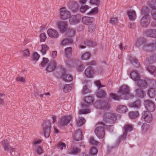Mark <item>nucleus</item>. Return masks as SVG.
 <instances>
[{
	"mask_svg": "<svg viewBox=\"0 0 156 156\" xmlns=\"http://www.w3.org/2000/svg\"><path fill=\"white\" fill-rule=\"evenodd\" d=\"M116 120V117L115 114L111 112H107L104 115L103 121L105 123H113Z\"/></svg>",
	"mask_w": 156,
	"mask_h": 156,
	"instance_id": "nucleus-6",
	"label": "nucleus"
},
{
	"mask_svg": "<svg viewBox=\"0 0 156 156\" xmlns=\"http://www.w3.org/2000/svg\"><path fill=\"white\" fill-rule=\"evenodd\" d=\"M40 55L37 52H35L33 55V60L37 61L40 57Z\"/></svg>",
	"mask_w": 156,
	"mask_h": 156,
	"instance_id": "nucleus-49",
	"label": "nucleus"
},
{
	"mask_svg": "<svg viewBox=\"0 0 156 156\" xmlns=\"http://www.w3.org/2000/svg\"><path fill=\"white\" fill-rule=\"evenodd\" d=\"M72 53V48L71 47L66 48L65 49V56L68 58H69Z\"/></svg>",
	"mask_w": 156,
	"mask_h": 156,
	"instance_id": "nucleus-33",
	"label": "nucleus"
},
{
	"mask_svg": "<svg viewBox=\"0 0 156 156\" xmlns=\"http://www.w3.org/2000/svg\"><path fill=\"white\" fill-rule=\"evenodd\" d=\"M130 62L136 68L140 66L138 62L134 58H133L131 60H130Z\"/></svg>",
	"mask_w": 156,
	"mask_h": 156,
	"instance_id": "nucleus-39",
	"label": "nucleus"
},
{
	"mask_svg": "<svg viewBox=\"0 0 156 156\" xmlns=\"http://www.w3.org/2000/svg\"><path fill=\"white\" fill-rule=\"evenodd\" d=\"M148 127V125L147 124H144L143 126H141V128L142 129V131L144 132H146Z\"/></svg>",
	"mask_w": 156,
	"mask_h": 156,
	"instance_id": "nucleus-52",
	"label": "nucleus"
},
{
	"mask_svg": "<svg viewBox=\"0 0 156 156\" xmlns=\"http://www.w3.org/2000/svg\"><path fill=\"white\" fill-rule=\"evenodd\" d=\"M49 60L47 58H43V61L41 62V66L42 67H44V66L48 62Z\"/></svg>",
	"mask_w": 156,
	"mask_h": 156,
	"instance_id": "nucleus-47",
	"label": "nucleus"
},
{
	"mask_svg": "<svg viewBox=\"0 0 156 156\" xmlns=\"http://www.w3.org/2000/svg\"><path fill=\"white\" fill-rule=\"evenodd\" d=\"M129 87L126 85L122 86L119 88L118 91V96L114 94H110L111 98L115 100H119L120 99L128 100L132 99L134 96L129 93Z\"/></svg>",
	"mask_w": 156,
	"mask_h": 156,
	"instance_id": "nucleus-1",
	"label": "nucleus"
},
{
	"mask_svg": "<svg viewBox=\"0 0 156 156\" xmlns=\"http://www.w3.org/2000/svg\"><path fill=\"white\" fill-rule=\"evenodd\" d=\"M82 131L80 129L77 130L74 135L75 140L78 141L82 139Z\"/></svg>",
	"mask_w": 156,
	"mask_h": 156,
	"instance_id": "nucleus-24",
	"label": "nucleus"
},
{
	"mask_svg": "<svg viewBox=\"0 0 156 156\" xmlns=\"http://www.w3.org/2000/svg\"><path fill=\"white\" fill-rule=\"evenodd\" d=\"M127 13L130 20L134 21L136 19V15L135 10H128Z\"/></svg>",
	"mask_w": 156,
	"mask_h": 156,
	"instance_id": "nucleus-23",
	"label": "nucleus"
},
{
	"mask_svg": "<svg viewBox=\"0 0 156 156\" xmlns=\"http://www.w3.org/2000/svg\"><path fill=\"white\" fill-rule=\"evenodd\" d=\"M89 92V90L88 89L87 87L85 86L83 87V90H82V94H87Z\"/></svg>",
	"mask_w": 156,
	"mask_h": 156,
	"instance_id": "nucleus-56",
	"label": "nucleus"
},
{
	"mask_svg": "<svg viewBox=\"0 0 156 156\" xmlns=\"http://www.w3.org/2000/svg\"><path fill=\"white\" fill-rule=\"evenodd\" d=\"M94 21V19L92 17L84 16L82 18V21L85 24L88 25L92 23Z\"/></svg>",
	"mask_w": 156,
	"mask_h": 156,
	"instance_id": "nucleus-22",
	"label": "nucleus"
},
{
	"mask_svg": "<svg viewBox=\"0 0 156 156\" xmlns=\"http://www.w3.org/2000/svg\"><path fill=\"white\" fill-rule=\"evenodd\" d=\"M151 13L153 17V19L156 22V10H151Z\"/></svg>",
	"mask_w": 156,
	"mask_h": 156,
	"instance_id": "nucleus-55",
	"label": "nucleus"
},
{
	"mask_svg": "<svg viewBox=\"0 0 156 156\" xmlns=\"http://www.w3.org/2000/svg\"><path fill=\"white\" fill-rule=\"evenodd\" d=\"M62 77L63 80L65 81H69L73 80L72 76L69 74H66L65 70L64 73L62 74Z\"/></svg>",
	"mask_w": 156,
	"mask_h": 156,
	"instance_id": "nucleus-27",
	"label": "nucleus"
},
{
	"mask_svg": "<svg viewBox=\"0 0 156 156\" xmlns=\"http://www.w3.org/2000/svg\"><path fill=\"white\" fill-rule=\"evenodd\" d=\"M98 152L97 148L95 147L92 148L90 151V154L95 156Z\"/></svg>",
	"mask_w": 156,
	"mask_h": 156,
	"instance_id": "nucleus-44",
	"label": "nucleus"
},
{
	"mask_svg": "<svg viewBox=\"0 0 156 156\" xmlns=\"http://www.w3.org/2000/svg\"><path fill=\"white\" fill-rule=\"evenodd\" d=\"M125 131L124 132L122 136H121L118 139V142L119 143L121 140H124L126 137L127 133L130 132L132 130L133 128L132 126L129 125H126L124 126Z\"/></svg>",
	"mask_w": 156,
	"mask_h": 156,
	"instance_id": "nucleus-10",
	"label": "nucleus"
},
{
	"mask_svg": "<svg viewBox=\"0 0 156 156\" xmlns=\"http://www.w3.org/2000/svg\"><path fill=\"white\" fill-rule=\"evenodd\" d=\"M90 55L88 52H87L83 54L81 56V59L82 60H87L89 58Z\"/></svg>",
	"mask_w": 156,
	"mask_h": 156,
	"instance_id": "nucleus-43",
	"label": "nucleus"
},
{
	"mask_svg": "<svg viewBox=\"0 0 156 156\" xmlns=\"http://www.w3.org/2000/svg\"><path fill=\"white\" fill-rule=\"evenodd\" d=\"M111 100L109 99L108 100L101 101L96 103L95 107L96 108L102 110H108L111 107L110 102Z\"/></svg>",
	"mask_w": 156,
	"mask_h": 156,
	"instance_id": "nucleus-5",
	"label": "nucleus"
},
{
	"mask_svg": "<svg viewBox=\"0 0 156 156\" xmlns=\"http://www.w3.org/2000/svg\"><path fill=\"white\" fill-rule=\"evenodd\" d=\"M90 8L88 6L86 5H82L81 7L80 10H87Z\"/></svg>",
	"mask_w": 156,
	"mask_h": 156,
	"instance_id": "nucleus-63",
	"label": "nucleus"
},
{
	"mask_svg": "<svg viewBox=\"0 0 156 156\" xmlns=\"http://www.w3.org/2000/svg\"><path fill=\"white\" fill-rule=\"evenodd\" d=\"M94 100V98L92 97H86L83 99V101L86 104L82 103L81 104V107L83 108L80 110V114H87L90 113V111L88 105L92 103Z\"/></svg>",
	"mask_w": 156,
	"mask_h": 156,
	"instance_id": "nucleus-2",
	"label": "nucleus"
},
{
	"mask_svg": "<svg viewBox=\"0 0 156 156\" xmlns=\"http://www.w3.org/2000/svg\"><path fill=\"white\" fill-rule=\"evenodd\" d=\"M73 42V40L70 38H66L63 40L60 43V45L64 46L69 44H71Z\"/></svg>",
	"mask_w": 156,
	"mask_h": 156,
	"instance_id": "nucleus-31",
	"label": "nucleus"
},
{
	"mask_svg": "<svg viewBox=\"0 0 156 156\" xmlns=\"http://www.w3.org/2000/svg\"><path fill=\"white\" fill-rule=\"evenodd\" d=\"M98 12V10H91L87 14L88 15H92L95 14Z\"/></svg>",
	"mask_w": 156,
	"mask_h": 156,
	"instance_id": "nucleus-60",
	"label": "nucleus"
},
{
	"mask_svg": "<svg viewBox=\"0 0 156 156\" xmlns=\"http://www.w3.org/2000/svg\"><path fill=\"white\" fill-rule=\"evenodd\" d=\"M84 74L88 78H92L94 74V70L91 66H89L85 70Z\"/></svg>",
	"mask_w": 156,
	"mask_h": 156,
	"instance_id": "nucleus-16",
	"label": "nucleus"
},
{
	"mask_svg": "<svg viewBox=\"0 0 156 156\" xmlns=\"http://www.w3.org/2000/svg\"><path fill=\"white\" fill-rule=\"evenodd\" d=\"M149 10H142L141 13L143 16L141 20V25L143 27H145L148 25L150 22V16L148 15Z\"/></svg>",
	"mask_w": 156,
	"mask_h": 156,
	"instance_id": "nucleus-4",
	"label": "nucleus"
},
{
	"mask_svg": "<svg viewBox=\"0 0 156 156\" xmlns=\"http://www.w3.org/2000/svg\"><path fill=\"white\" fill-rule=\"evenodd\" d=\"M96 29V26L94 25H91L88 27L89 32L92 33L94 32Z\"/></svg>",
	"mask_w": 156,
	"mask_h": 156,
	"instance_id": "nucleus-51",
	"label": "nucleus"
},
{
	"mask_svg": "<svg viewBox=\"0 0 156 156\" xmlns=\"http://www.w3.org/2000/svg\"><path fill=\"white\" fill-rule=\"evenodd\" d=\"M51 128L50 123L49 122H46L45 126L43 128V133L45 137L47 138L50 136Z\"/></svg>",
	"mask_w": 156,
	"mask_h": 156,
	"instance_id": "nucleus-12",
	"label": "nucleus"
},
{
	"mask_svg": "<svg viewBox=\"0 0 156 156\" xmlns=\"http://www.w3.org/2000/svg\"><path fill=\"white\" fill-rule=\"evenodd\" d=\"M72 85L71 84L65 85L63 88V91L65 92H67L71 90L72 88Z\"/></svg>",
	"mask_w": 156,
	"mask_h": 156,
	"instance_id": "nucleus-40",
	"label": "nucleus"
},
{
	"mask_svg": "<svg viewBox=\"0 0 156 156\" xmlns=\"http://www.w3.org/2000/svg\"><path fill=\"white\" fill-rule=\"evenodd\" d=\"M85 43L89 46L92 45V42L90 40H86V41H85Z\"/></svg>",
	"mask_w": 156,
	"mask_h": 156,
	"instance_id": "nucleus-64",
	"label": "nucleus"
},
{
	"mask_svg": "<svg viewBox=\"0 0 156 156\" xmlns=\"http://www.w3.org/2000/svg\"><path fill=\"white\" fill-rule=\"evenodd\" d=\"M135 92L137 96L140 98H144L146 96L145 92L141 89H136Z\"/></svg>",
	"mask_w": 156,
	"mask_h": 156,
	"instance_id": "nucleus-28",
	"label": "nucleus"
},
{
	"mask_svg": "<svg viewBox=\"0 0 156 156\" xmlns=\"http://www.w3.org/2000/svg\"><path fill=\"white\" fill-rule=\"evenodd\" d=\"M147 45L148 46L156 48V40L153 41L151 43L147 44Z\"/></svg>",
	"mask_w": 156,
	"mask_h": 156,
	"instance_id": "nucleus-54",
	"label": "nucleus"
},
{
	"mask_svg": "<svg viewBox=\"0 0 156 156\" xmlns=\"http://www.w3.org/2000/svg\"><path fill=\"white\" fill-rule=\"evenodd\" d=\"M23 56H28L29 55V51L28 49H26L23 51Z\"/></svg>",
	"mask_w": 156,
	"mask_h": 156,
	"instance_id": "nucleus-62",
	"label": "nucleus"
},
{
	"mask_svg": "<svg viewBox=\"0 0 156 156\" xmlns=\"http://www.w3.org/2000/svg\"><path fill=\"white\" fill-rule=\"evenodd\" d=\"M56 24L60 32L62 33H64L67 30V25L66 22L63 21H59Z\"/></svg>",
	"mask_w": 156,
	"mask_h": 156,
	"instance_id": "nucleus-9",
	"label": "nucleus"
},
{
	"mask_svg": "<svg viewBox=\"0 0 156 156\" xmlns=\"http://www.w3.org/2000/svg\"><path fill=\"white\" fill-rule=\"evenodd\" d=\"M42 49L41 50V52L42 55L46 54V51L49 49V47L46 44H42L41 45Z\"/></svg>",
	"mask_w": 156,
	"mask_h": 156,
	"instance_id": "nucleus-38",
	"label": "nucleus"
},
{
	"mask_svg": "<svg viewBox=\"0 0 156 156\" xmlns=\"http://www.w3.org/2000/svg\"><path fill=\"white\" fill-rule=\"evenodd\" d=\"M139 115V113L137 111H132L129 112V117L131 119H135L138 117Z\"/></svg>",
	"mask_w": 156,
	"mask_h": 156,
	"instance_id": "nucleus-30",
	"label": "nucleus"
},
{
	"mask_svg": "<svg viewBox=\"0 0 156 156\" xmlns=\"http://www.w3.org/2000/svg\"><path fill=\"white\" fill-rule=\"evenodd\" d=\"M47 33L50 37L53 38H57L58 36V32L55 30L52 29H49L47 31Z\"/></svg>",
	"mask_w": 156,
	"mask_h": 156,
	"instance_id": "nucleus-20",
	"label": "nucleus"
},
{
	"mask_svg": "<svg viewBox=\"0 0 156 156\" xmlns=\"http://www.w3.org/2000/svg\"><path fill=\"white\" fill-rule=\"evenodd\" d=\"M130 77L133 81H137L140 79L139 74L135 71L132 72L130 74Z\"/></svg>",
	"mask_w": 156,
	"mask_h": 156,
	"instance_id": "nucleus-26",
	"label": "nucleus"
},
{
	"mask_svg": "<svg viewBox=\"0 0 156 156\" xmlns=\"http://www.w3.org/2000/svg\"><path fill=\"white\" fill-rule=\"evenodd\" d=\"M60 14L62 20H66L70 17V13L68 10H61L60 12Z\"/></svg>",
	"mask_w": 156,
	"mask_h": 156,
	"instance_id": "nucleus-14",
	"label": "nucleus"
},
{
	"mask_svg": "<svg viewBox=\"0 0 156 156\" xmlns=\"http://www.w3.org/2000/svg\"><path fill=\"white\" fill-rule=\"evenodd\" d=\"M144 105L145 108L149 112H153L155 108L154 103L149 100H146L144 101Z\"/></svg>",
	"mask_w": 156,
	"mask_h": 156,
	"instance_id": "nucleus-7",
	"label": "nucleus"
},
{
	"mask_svg": "<svg viewBox=\"0 0 156 156\" xmlns=\"http://www.w3.org/2000/svg\"><path fill=\"white\" fill-rule=\"evenodd\" d=\"M81 16L79 14L70 17L69 19L70 24L72 25H76L79 23L81 20Z\"/></svg>",
	"mask_w": 156,
	"mask_h": 156,
	"instance_id": "nucleus-8",
	"label": "nucleus"
},
{
	"mask_svg": "<svg viewBox=\"0 0 156 156\" xmlns=\"http://www.w3.org/2000/svg\"><path fill=\"white\" fill-rule=\"evenodd\" d=\"M72 118V116L70 115L65 116L62 117L61 119L58 124L60 126H66L69 123Z\"/></svg>",
	"mask_w": 156,
	"mask_h": 156,
	"instance_id": "nucleus-11",
	"label": "nucleus"
},
{
	"mask_svg": "<svg viewBox=\"0 0 156 156\" xmlns=\"http://www.w3.org/2000/svg\"><path fill=\"white\" fill-rule=\"evenodd\" d=\"M56 66V64L55 61H51L48 63V65L46 69V71L48 72H51L54 71Z\"/></svg>",
	"mask_w": 156,
	"mask_h": 156,
	"instance_id": "nucleus-15",
	"label": "nucleus"
},
{
	"mask_svg": "<svg viewBox=\"0 0 156 156\" xmlns=\"http://www.w3.org/2000/svg\"><path fill=\"white\" fill-rule=\"evenodd\" d=\"M148 7L146 6L145 9L143 10H156V1L151 0L147 4Z\"/></svg>",
	"mask_w": 156,
	"mask_h": 156,
	"instance_id": "nucleus-17",
	"label": "nucleus"
},
{
	"mask_svg": "<svg viewBox=\"0 0 156 156\" xmlns=\"http://www.w3.org/2000/svg\"><path fill=\"white\" fill-rule=\"evenodd\" d=\"M106 125L101 122L97 125L94 133L100 139L103 138L105 136L104 129L107 127Z\"/></svg>",
	"mask_w": 156,
	"mask_h": 156,
	"instance_id": "nucleus-3",
	"label": "nucleus"
},
{
	"mask_svg": "<svg viewBox=\"0 0 156 156\" xmlns=\"http://www.w3.org/2000/svg\"><path fill=\"white\" fill-rule=\"evenodd\" d=\"M90 3L91 4L98 5L99 3V0H90Z\"/></svg>",
	"mask_w": 156,
	"mask_h": 156,
	"instance_id": "nucleus-61",
	"label": "nucleus"
},
{
	"mask_svg": "<svg viewBox=\"0 0 156 156\" xmlns=\"http://www.w3.org/2000/svg\"><path fill=\"white\" fill-rule=\"evenodd\" d=\"M147 94L151 98H153L156 95V91L153 88H150L147 91Z\"/></svg>",
	"mask_w": 156,
	"mask_h": 156,
	"instance_id": "nucleus-32",
	"label": "nucleus"
},
{
	"mask_svg": "<svg viewBox=\"0 0 156 156\" xmlns=\"http://www.w3.org/2000/svg\"><path fill=\"white\" fill-rule=\"evenodd\" d=\"M145 43L144 39L141 38L138 39L136 41L135 43V46L139 47L141 45L144 44Z\"/></svg>",
	"mask_w": 156,
	"mask_h": 156,
	"instance_id": "nucleus-35",
	"label": "nucleus"
},
{
	"mask_svg": "<svg viewBox=\"0 0 156 156\" xmlns=\"http://www.w3.org/2000/svg\"><path fill=\"white\" fill-rule=\"evenodd\" d=\"M142 117L144 121L147 123L150 122L152 120V116L151 113L148 112H143Z\"/></svg>",
	"mask_w": 156,
	"mask_h": 156,
	"instance_id": "nucleus-13",
	"label": "nucleus"
},
{
	"mask_svg": "<svg viewBox=\"0 0 156 156\" xmlns=\"http://www.w3.org/2000/svg\"><path fill=\"white\" fill-rule=\"evenodd\" d=\"M145 33L147 37L156 38V29H148L145 32Z\"/></svg>",
	"mask_w": 156,
	"mask_h": 156,
	"instance_id": "nucleus-18",
	"label": "nucleus"
},
{
	"mask_svg": "<svg viewBox=\"0 0 156 156\" xmlns=\"http://www.w3.org/2000/svg\"><path fill=\"white\" fill-rule=\"evenodd\" d=\"M117 22V18H113L111 19L110 23L112 24H115Z\"/></svg>",
	"mask_w": 156,
	"mask_h": 156,
	"instance_id": "nucleus-57",
	"label": "nucleus"
},
{
	"mask_svg": "<svg viewBox=\"0 0 156 156\" xmlns=\"http://www.w3.org/2000/svg\"><path fill=\"white\" fill-rule=\"evenodd\" d=\"M40 41L41 42H44L45 41L46 39V38L45 34V33L41 34L40 35Z\"/></svg>",
	"mask_w": 156,
	"mask_h": 156,
	"instance_id": "nucleus-48",
	"label": "nucleus"
},
{
	"mask_svg": "<svg viewBox=\"0 0 156 156\" xmlns=\"http://www.w3.org/2000/svg\"><path fill=\"white\" fill-rule=\"evenodd\" d=\"M95 84L96 86L98 87V89L104 87V85H101L100 81L99 80H98L95 81Z\"/></svg>",
	"mask_w": 156,
	"mask_h": 156,
	"instance_id": "nucleus-59",
	"label": "nucleus"
},
{
	"mask_svg": "<svg viewBox=\"0 0 156 156\" xmlns=\"http://www.w3.org/2000/svg\"><path fill=\"white\" fill-rule=\"evenodd\" d=\"M2 145L4 148L5 151H9L10 152H12L14 151V149L12 148L6 140H4L2 142Z\"/></svg>",
	"mask_w": 156,
	"mask_h": 156,
	"instance_id": "nucleus-19",
	"label": "nucleus"
},
{
	"mask_svg": "<svg viewBox=\"0 0 156 156\" xmlns=\"http://www.w3.org/2000/svg\"><path fill=\"white\" fill-rule=\"evenodd\" d=\"M141 105L140 101L139 100L135 101L132 103L129 104V107L134 108H139Z\"/></svg>",
	"mask_w": 156,
	"mask_h": 156,
	"instance_id": "nucleus-29",
	"label": "nucleus"
},
{
	"mask_svg": "<svg viewBox=\"0 0 156 156\" xmlns=\"http://www.w3.org/2000/svg\"><path fill=\"white\" fill-rule=\"evenodd\" d=\"M89 142L90 144L93 146H97L98 144H101L100 142L95 140L93 137H91L90 138L89 140Z\"/></svg>",
	"mask_w": 156,
	"mask_h": 156,
	"instance_id": "nucleus-37",
	"label": "nucleus"
},
{
	"mask_svg": "<svg viewBox=\"0 0 156 156\" xmlns=\"http://www.w3.org/2000/svg\"><path fill=\"white\" fill-rule=\"evenodd\" d=\"M75 33V30L72 28H69L67 31L68 35L69 36L72 37L73 36Z\"/></svg>",
	"mask_w": 156,
	"mask_h": 156,
	"instance_id": "nucleus-42",
	"label": "nucleus"
},
{
	"mask_svg": "<svg viewBox=\"0 0 156 156\" xmlns=\"http://www.w3.org/2000/svg\"><path fill=\"white\" fill-rule=\"evenodd\" d=\"M106 95L105 92L103 90H99L97 92V96L100 98H104Z\"/></svg>",
	"mask_w": 156,
	"mask_h": 156,
	"instance_id": "nucleus-36",
	"label": "nucleus"
},
{
	"mask_svg": "<svg viewBox=\"0 0 156 156\" xmlns=\"http://www.w3.org/2000/svg\"><path fill=\"white\" fill-rule=\"evenodd\" d=\"M147 70L151 74L155 75L156 73V67L153 66H148L147 68Z\"/></svg>",
	"mask_w": 156,
	"mask_h": 156,
	"instance_id": "nucleus-34",
	"label": "nucleus"
},
{
	"mask_svg": "<svg viewBox=\"0 0 156 156\" xmlns=\"http://www.w3.org/2000/svg\"><path fill=\"white\" fill-rule=\"evenodd\" d=\"M80 150L78 148H73L70 151L71 154H76L80 152Z\"/></svg>",
	"mask_w": 156,
	"mask_h": 156,
	"instance_id": "nucleus-46",
	"label": "nucleus"
},
{
	"mask_svg": "<svg viewBox=\"0 0 156 156\" xmlns=\"http://www.w3.org/2000/svg\"><path fill=\"white\" fill-rule=\"evenodd\" d=\"M36 152L39 155L41 154L43 151L42 148L40 146H36Z\"/></svg>",
	"mask_w": 156,
	"mask_h": 156,
	"instance_id": "nucleus-45",
	"label": "nucleus"
},
{
	"mask_svg": "<svg viewBox=\"0 0 156 156\" xmlns=\"http://www.w3.org/2000/svg\"><path fill=\"white\" fill-rule=\"evenodd\" d=\"M84 67V65L81 64L76 68V69L78 72H81L83 70Z\"/></svg>",
	"mask_w": 156,
	"mask_h": 156,
	"instance_id": "nucleus-50",
	"label": "nucleus"
},
{
	"mask_svg": "<svg viewBox=\"0 0 156 156\" xmlns=\"http://www.w3.org/2000/svg\"><path fill=\"white\" fill-rule=\"evenodd\" d=\"M58 147L61 150H62L64 148L66 147V144L63 143L59 142L58 144Z\"/></svg>",
	"mask_w": 156,
	"mask_h": 156,
	"instance_id": "nucleus-53",
	"label": "nucleus"
},
{
	"mask_svg": "<svg viewBox=\"0 0 156 156\" xmlns=\"http://www.w3.org/2000/svg\"><path fill=\"white\" fill-rule=\"evenodd\" d=\"M85 122V119L82 118H80L78 121L76 122V125L78 126H80L84 124Z\"/></svg>",
	"mask_w": 156,
	"mask_h": 156,
	"instance_id": "nucleus-41",
	"label": "nucleus"
},
{
	"mask_svg": "<svg viewBox=\"0 0 156 156\" xmlns=\"http://www.w3.org/2000/svg\"><path fill=\"white\" fill-rule=\"evenodd\" d=\"M16 81L21 83L25 82V78L23 77H18L16 78Z\"/></svg>",
	"mask_w": 156,
	"mask_h": 156,
	"instance_id": "nucleus-58",
	"label": "nucleus"
},
{
	"mask_svg": "<svg viewBox=\"0 0 156 156\" xmlns=\"http://www.w3.org/2000/svg\"><path fill=\"white\" fill-rule=\"evenodd\" d=\"M137 81V85L141 89H144L147 87V84L145 80L140 79Z\"/></svg>",
	"mask_w": 156,
	"mask_h": 156,
	"instance_id": "nucleus-21",
	"label": "nucleus"
},
{
	"mask_svg": "<svg viewBox=\"0 0 156 156\" xmlns=\"http://www.w3.org/2000/svg\"><path fill=\"white\" fill-rule=\"evenodd\" d=\"M116 111L119 113H124L128 111V109L126 106L120 105L117 107Z\"/></svg>",
	"mask_w": 156,
	"mask_h": 156,
	"instance_id": "nucleus-25",
	"label": "nucleus"
}]
</instances>
